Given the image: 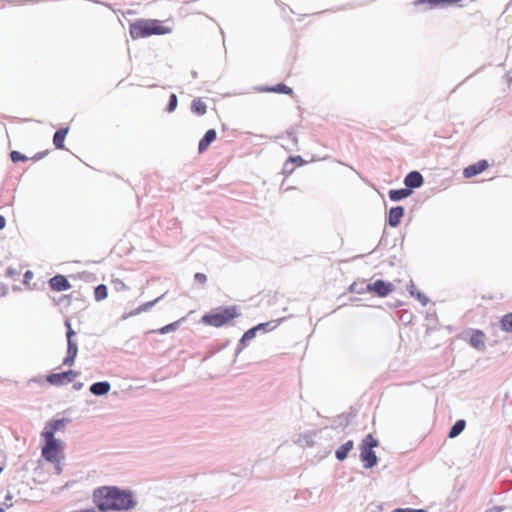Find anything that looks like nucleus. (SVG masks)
I'll use <instances>...</instances> for the list:
<instances>
[{
	"label": "nucleus",
	"mask_w": 512,
	"mask_h": 512,
	"mask_svg": "<svg viewBox=\"0 0 512 512\" xmlns=\"http://www.w3.org/2000/svg\"><path fill=\"white\" fill-rule=\"evenodd\" d=\"M405 185L410 188H418L423 184V177L418 171H412L404 179Z\"/></svg>",
	"instance_id": "obj_15"
},
{
	"label": "nucleus",
	"mask_w": 512,
	"mask_h": 512,
	"mask_svg": "<svg viewBox=\"0 0 512 512\" xmlns=\"http://www.w3.org/2000/svg\"><path fill=\"white\" fill-rule=\"evenodd\" d=\"M177 103H178L177 96L175 94H171L169 97V103H168V108H167L168 112L174 111L177 107Z\"/></svg>",
	"instance_id": "obj_33"
},
{
	"label": "nucleus",
	"mask_w": 512,
	"mask_h": 512,
	"mask_svg": "<svg viewBox=\"0 0 512 512\" xmlns=\"http://www.w3.org/2000/svg\"><path fill=\"white\" fill-rule=\"evenodd\" d=\"M485 341H486V335L483 331L481 330H473L471 335H470V339H469V343L472 347H474L475 349H478V350H483L485 348Z\"/></svg>",
	"instance_id": "obj_13"
},
{
	"label": "nucleus",
	"mask_w": 512,
	"mask_h": 512,
	"mask_svg": "<svg viewBox=\"0 0 512 512\" xmlns=\"http://www.w3.org/2000/svg\"><path fill=\"white\" fill-rule=\"evenodd\" d=\"M366 290L376 294L379 297H385L393 290V284L383 280H377L374 283L367 284Z\"/></svg>",
	"instance_id": "obj_7"
},
{
	"label": "nucleus",
	"mask_w": 512,
	"mask_h": 512,
	"mask_svg": "<svg viewBox=\"0 0 512 512\" xmlns=\"http://www.w3.org/2000/svg\"><path fill=\"white\" fill-rule=\"evenodd\" d=\"M262 91L265 92H274V93H282V94H288L291 95L293 93V90L288 87L287 85L283 83H279L272 87H265L262 89Z\"/></svg>",
	"instance_id": "obj_21"
},
{
	"label": "nucleus",
	"mask_w": 512,
	"mask_h": 512,
	"mask_svg": "<svg viewBox=\"0 0 512 512\" xmlns=\"http://www.w3.org/2000/svg\"><path fill=\"white\" fill-rule=\"evenodd\" d=\"M6 293L7 287L3 283H0V297L4 296Z\"/></svg>",
	"instance_id": "obj_38"
},
{
	"label": "nucleus",
	"mask_w": 512,
	"mask_h": 512,
	"mask_svg": "<svg viewBox=\"0 0 512 512\" xmlns=\"http://www.w3.org/2000/svg\"><path fill=\"white\" fill-rule=\"evenodd\" d=\"M49 286L53 291H65L71 288L70 282L64 275H56L49 280Z\"/></svg>",
	"instance_id": "obj_10"
},
{
	"label": "nucleus",
	"mask_w": 512,
	"mask_h": 512,
	"mask_svg": "<svg viewBox=\"0 0 512 512\" xmlns=\"http://www.w3.org/2000/svg\"><path fill=\"white\" fill-rule=\"evenodd\" d=\"M217 133L214 129H209L203 138L199 141L198 151L199 153L205 152L209 145L216 140Z\"/></svg>",
	"instance_id": "obj_14"
},
{
	"label": "nucleus",
	"mask_w": 512,
	"mask_h": 512,
	"mask_svg": "<svg viewBox=\"0 0 512 512\" xmlns=\"http://www.w3.org/2000/svg\"><path fill=\"white\" fill-rule=\"evenodd\" d=\"M56 304L63 306H70L71 304V296L70 295H62L56 301Z\"/></svg>",
	"instance_id": "obj_32"
},
{
	"label": "nucleus",
	"mask_w": 512,
	"mask_h": 512,
	"mask_svg": "<svg viewBox=\"0 0 512 512\" xmlns=\"http://www.w3.org/2000/svg\"><path fill=\"white\" fill-rule=\"evenodd\" d=\"M69 128H61L57 130L53 136V144L57 149L64 148V141L68 134Z\"/></svg>",
	"instance_id": "obj_18"
},
{
	"label": "nucleus",
	"mask_w": 512,
	"mask_h": 512,
	"mask_svg": "<svg viewBox=\"0 0 512 512\" xmlns=\"http://www.w3.org/2000/svg\"><path fill=\"white\" fill-rule=\"evenodd\" d=\"M412 191L408 188L398 189V190H390L389 191V198L392 201H399L406 197H408Z\"/></svg>",
	"instance_id": "obj_20"
},
{
	"label": "nucleus",
	"mask_w": 512,
	"mask_h": 512,
	"mask_svg": "<svg viewBox=\"0 0 512 512\" xmlns=\"http://www.w3.org/2000/svg\"><path fill=\"white\" fill-rule=\"evenodd\" d=\"M108 296V289L106 285L100 284L97 287H95L94 290V297L96 301H102L106 299Z\"/></svg>",
	"instance_id": "obj_24"
},
{
	"label": "nucleus",
	"mask_w": 512,
	"mask_h": 512,
	"mask_svg": "<svg viewBox=\"0 0 512 512\" xmlns=\"http://www.w3.org/2000/svg\"><path fill=\"white\" fill-rule=\"evenodd\" d=\"M10 158H11L12 162H14V163H17L20 161L24 162L28 159L25 155H23L19 151H12L10 153Z\"/></svg>",
	"instance_id": "obj_30"
},
{
	"label": "nucleus",
	"mask_w": 512,
	"mask_h": 512,
	"mask_svg": "<svg viewBox=\"0 0 512 512\" xmlns=\"http://www.w3.org/2000/svg\"><path fill=\"white\" fill-rule=\"evenodd\" d=\"M64 425H65L64 419L51 420L45 425V427L41 433V436L55 438L54 434L58 430L62 429L64 427Z\"/></svg>",
	"instance_id": "obj_11"
},
{
	"label": "nucleus",
	"mask_w": 512,
	"mask_h": 512,
	"mask_svg": "<svg viewBox=\"0 0 512 512\" xmlns=\"http://www.w3.org/2000/svg\"><path fill=\"white\" fill-rule=\"evenodd\" d=\"M93 501L101 511L129 510L136 505L131 491L110 486L96 489L93 492Z\"/></svg>",
	"instance_id": "obj_1"
},
{
	"label": "nucleus",
	"mask_w": 512,
	"mask_h": 512,
	"mask_svg": "<svg viewBox=\"0 0 512 512\" xmlns=\"http://www.w3.org/2000/svg\"><path fill=\"white\" fill-rule=\"evenodd\" d=\"M377 446H378V441L373 437L372 434L366 435L360 445V447L367 448V449H373Z\"/></svg>",
	"instance_id": "obj_27"
},
{
	"label": "nucleus",
	"mask_w": 512,
	"mask_h": 512,
	"mask_svg": "<svg viewBox=\"0 0 512 512\" xmlns=\"http://www.w3.org/2000/svg\"><path fill=\"white\" fill-rule=\"evenodd\" d=\"M360 458L365 468H372L377 464V456L373 449L360 447Z\"/></svg>",
	"instance_id": "obj_12"
},
{
	"label": "nucleus",
	"mask_w": 512,
	"mask_h": 512,
	"mask_svg": "<svg viewBox=\"0 0 512 512\" xmlns=\"http://www.w3.org/2000/svg\"><path fill=\"white\" fill-rule=\"evenodd\" d=\"M293 163H296L298 166L302 165L304 163V161L302 160V158L300 156H296V157H290L285 165H284V169L288 172H292L293 171V167L289 168V164H293Z\"/></svg>",
	"instance_id": "obj_29"
},
{
	"label": "nucleus",
	"mask_w": 512,
	"mask_h": 512,
	"mask_svg": "<svg viewBox=\"0 0 512 512\" xmlns=\"http://www.w3.org/2000/svg\"><path fill=\"white\" fill-rule=\"evenodd\" d=\"M191 110L197 115H204L207 111L206 104L200 99H194L191 103Z\"/></svg>",
	"instance_id": "obj_22"
},
{
	"label": "nucleus",
	"mask_w": 512,
	"mask_h": 512,
	"mask_svg": "<svg viewBox=\"0 0 512 512\" xmlns=\"http://www.w3.org/2000/svg\"><path fill=\"white\" fill-rule=\"evenodd\" d=\"M0 512H5L3 508L0 507Z\"/></svg>",
	"instance_id": "obj_41"
},
{
	"label": "nucleus",
	"mask_w": 512,
	"mask_h": 512,
	"mask_svg": "<svg viewBox=\"0 0 512 512\" xmlns=\"http://www.w3.org/2000/svg\"><path fill=\"white\" fill-rule=\"evenodd\" d=\"M177 324H178L177 322H174V323L168 324V325H166V326H164V327L160 328V329L158 330V332H159L160 334L168 333V332H170V331H172V330H175V329H176V327H177Z\"/></svg>",
	"instance_id": "obj_34"
},
{
	"label": "nucleus",
	"mask_w": 512,
	"mask_h": 512,
	"mask_svg": "<svg viewBox=\"0 0 512 512\" xmlns=\"http://www.w3.org/2000/svg\"><path fill=\"white\" fill-rule=\"evenodd\" d=\"M476 0H419V4H429L431 7H444V6H457V7H466Z\"/></svg>",
	"instance_id": "obj_8"
},
{
	"label": "nucleus",
	"mask_w": 512,
	"mask_h": 512,
	"mask_svg": "<svg viewBox=\"0 0 512 512\" xmlns=\"http://www.w3.org/2000/svg\"><path fill=\"white\" fill-rule=\"evenodd\" d=\"M43 154L39 153L37 155H35L32 159L33 160H39L41 157H42Z\"/></svg>",
	"instance_id": "obj_40"
},
{
	"label": "nucleus",
	"mask_w": 512,
	"mask_h": 512,
	"mask_svg": "<svg viewBox=\"0 0 512 512\" xmlns=\"http://www.w3.org/2000/svg\"><path fill=\"white\" fill-rule=\"evenodd\" d=\"M172 32V27L157 19H138L129 25L132 39L147 38L152 35H165Z\"/></svg>",
	"instance_id": "obj_2"
},
{
	"label": "nucleus",
	"mask_w": 512,
	"mask_h": 512,
	"mask_svg": "<svg viewBox=\"0 0 512 512\" xmlns=\"http://www.w3.org/2000/svg\"><path fill=\"white\" fill-rule=\"evenodd\" d=\"M33 278H34V273L30 270L26 271L24 273V280H23L24 284L26 286H30V282Z\"/></svg>",
	"instance_id": "obj_36"
},
{
	"label": "nucleus",
	"mask_w": 512,
	"mask_h": 512,
	"mask_svg": "<svg viewBox=\"0 0 512 512\" xmlns=\"http://www.w3.org/2000/svg\"><path fill=\"white\" fill-rule=\"evenodd\" d=\"M45 444L42 447V457L51 463L59 464L64 458V444L56 438L43 437Z\"/></svg>",
	"instance_id": "obj_4"
},
{
	"label": "nucleus",
	"mask_w": 512,
	"mask_h": 512,
	"mask_svg": "<svg viewBox=\"0 0 512 512\" xmlns=\"http://www.w3.org/2000/svg\"><path fill=\"white\" fill-rule=\"evenodd\" d=\"M489 167L487 160H480L474 164H471L464 168L463 170V176L465 178H471L474 177L483 171H485Z\"/></svg>",
	"instance_id": "obj_9"
},
{
	"label": "nucleus",
	"mask_w": 512,
	"mask_h": 512,
	"mask_svg": "<svg viewBox=\"0 0 512 512\" xmlns=\"http://www.w3.org/2000/svg\"><path fill=\"white\" fill-rule=\"evenodd\" d=\"M465 426L466 422L464 420L456 421V423L452 426L449 432V437L455 438L456 436H458L464 430Z\"/></svg>",
	"instance_id": "obj_25"
},
{
	"label": "nucleus",
	"mask_w": 512,
	"mask_h": 512,
	"mask_svg": "<svg viewBox=\"0 0 512 512\" xmlns=\"http://www.w3.org/2000/svg\"><path fill=\"white\" fill-rule=\"evenodd\" d=\"M111 386L108 382H96L91 385L90 392L94 395H105L109 392Z\"/></svg>",
	"instance_id": "obj_19"
},
{
	"label": "nucleus",
	"mask_w": 512,
	"mask_h": 512,
	"mask_svg": "<svg viewBox=\"0 0 512 512\" xmlns=\"http://www.w3.org/2000/svg\"><path fill=\"white\" fill-rule=\"evenodd\" d=\"M270 326V323H261L251 329H249L248 331H246L242 337V341H249L251 339H253L256 335V331L257 330H260V329H265L266 327Z\"/></svg>",
	"instance_id": "obj_23"
},
{
	"label": "nucleus",
	"mask_w": 512,
	"mask_h": 512,
	"mask_svg": "<svg viewBox=\"0 0 512 512\" xmlns=\"http://www.w3.org/2000/svg\"><path fill=\"white\" fill-rule=\"evenodd\" d=\"M404 215V209L401 206L392 207L389 211L388 215V223L391 227H396L399 225L402 217Z\"/></svg>",
	"instance_id": "obj_16"
},
{
	"label": "nucleus",
	"mask_w": 512,
	"mask_h": 512,
	"mask_svg": "<svg viewBox=\"0 0 512 512\" xmlns=\"http://www.w3.org/2000/svg\"><path fill=\"white\" fill-rule=\"evenodd\" d=\"M239 316L240 312L237 306H220L204 314L201 322L207 326L220 328L231 324Z\"/></svg>",
	"instance_id": "obj_3"
},
{
	"label": "nucleus",
	"mask_w": 512,
	"mask_h": 512,
	"mask_svg": "<svg viewBox=\"0 0 512 512\" xmlns=\"http://www.w3.org/2000/svg\"><path fill=\"white\" fill-rule=\"evenodd\" d=\"M2 471V468L0 467V472Z\"/></svg>",
	"instance_id": "obj_42"
},
{
	"label": "nucleus",
	"mask_w": 512,
	"mask_h": 512,
	"mask_svg": "<svg viewBox=\"0 0 512 512\" xmlns=\"http://www.w3.org/2000/svg\"><path fill=\"white\" fill-rule=\"evenodd\" d=\"M354 443L352 440H349L342 444L335 452L336 458L339 461H343L347 458L349 452L353 449Z\"/></svg>",
	"instance_id": "obj_17"
},
{
	"label": "nucleus",
	"mask_w": 512,
	"mask_h": 512,
	"mask_svg": "<svg viewBox=\"0 0 512 512\" xmlns=\"http://www.w3.org/2000/svg\"><path fill=\"white\" fill-rule=\"evenodd\" d=\"M501 329L505 332H512V312L504 315L500 320Z\"/></svg>",
	"instance_id": "obj_26"
},
{
	"label": "nucleus",
	"mask_w": 512,
	"mask_h": 512,
	"mask_svg": "<svg viewBox=\"0 0 512 512\" xmlns=\"http://www.w3.org/2000/svg\"><path fill=\"white\" fill-rule=\"evenodd\" d=\"M161 299V297H158L156 298L155 300L153 301H149V302H146L144 304H142L141 306H139L137 309H136V313H139V312H142V311H147L148 309H150L151 307L154 306L155 303H157L159 300Z\"/></svg>",
	"instance_id": "obj_31"
},
{
	"label": "nucleus",
	"mask_w": 512,
	"mask_h": 512,
	"mask_svg": "<svg viewBox=\"0 0 512 512\" xmlns=\"http://www.w3.org/2000/svg\"><path fill=\"white\" fill-rule=\"evenodd\" d=\"M194 279H195L196 282H198L200 284H204L206 282V280H207V277L203 273H196L194 275Z\"/></svg>",
	"instance_id": "obj_37"
},
{
	"label": "nucleus",
	"mask_w": 512,
	"mask_h": 512,
	"mask_svg": "<svg viewBox=\"0 0 512 512\" xmlns=\"http://www.w3.org/2000/svg\"><path fill=\"white\" fill-rule=\"evenodd\" d=\"M409 291L413 297L417 298L421 302L422 305L425 306L428 303V298L420 291H416L415 286L413 284L410 286Z\"/></svg>",
	"instance_id": "obj_28"
},
{
	"label": "nucleus",
	"mask_w": 512,
	"mask_h": 512,
	"mask_svg": "<svg viewBox=\"0 0 512 512\" xmlns=\"http://www.w3.org/2000/svg\"><path fill=\"white\" fill-rule=\"evenodd\" d=\"M5 225H6L5 218L2 215H0V230L3 229L5 227Z\"/></svg>",
	"instance_id": "obj_39"
},
{
	"label": "nucleus",
	"mask_w": 512,
	"mask_h": 512,
	"mask_svg": "<svg viewBox=\"0 0 512 512\" xmlns=\"http://www.w3.org/2000/svg\"><path fill=\"white\" fill-rule=\"evenodd\" d=\"M79 376V373L74 370H68L61 373H53L47 376L46 380L49 384L54 386H61L74 381Z\"/></svg>",
	"instance_id": "obj_6"
},
{
	"label": "nucleus",
	"mask_w": 512,
	"mask_h": 512,
	"mask_svg": "<svg viewBox=\"0 0 512 512\" xmlns=\"http://www.w3.org/2000/svg\"><path fill=\"white\" fill-rule=\"evenodd\" d=\"M20 274H21V270L17 269V268L10 267L6 271V276H8L10 278H16V277L20 276Z\"/></svg>",
	"instance_id": "obj_35"
},
{
	"label": "nucleus",
	"mask_w": 512,
	"mask_h": 512,
	"mask_svg": "<svg viewBox=\"0 0 512 512\" xmlns=\"http://www.w3.org/2000/svg\"><path fill=\"white\" fill-rule=\"evenodd\" d=\"M65 326L67 328V355L63 360V365L72 366L78 353V347L77 344L72 340L73 336L75 335V331L72 329L69 319L65 321Z\"/></svg>",
	"instance_id": "obj_5"
}]
</instances>
